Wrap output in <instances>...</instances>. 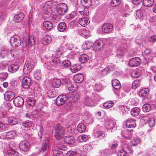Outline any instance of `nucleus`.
Returning a JSON list of instances; mask_svg holds the SVG:
<instances>
[{
  "label": "nucleus",
  "mask_w": 156,
  "mask_h": 156,
  "mask_svg": "<svg viewBox=\"0 0 156 156\" xmlns=\"http://www.w3.org/2000/svg\"><path fill=\"white\" fill-rule=\"evenodd\" d=\"M48 139V138L45 139L42 143V147H41V150L43 151H46L47 149L49 147Z\"/></svg>",
  "instance_id": "nucleus-23"
},
{
  "label": "nucleus",
  "mask_w": 156,
  "mask_h": 156,
  "mask_svg": "<svg viewBox=\"0 0 156 156\" xmlns=\"http://www.w3.org/2000/svg\"><path fill=\"white\" fill-rule=\"evenodd\" d=\"M51 62L55 64H57L60 62V61L58 58L56 57H53L51 58Z\"/></svg>",
  "instance_id": "nucleus-61"
},
{
  "label": "nucleus",
  "mask_w": 156,
  "mask_h": 156,
  "mask_svg": "<svg viewBox=\"0 0 156 156\" xmlns=\"http://www.w3.org/2000/svg\"><path fill=\"white\" fill-rule=\"evenodd\" d=\"M81 2L83 5L85 7H89L92 4L91 0H81Z\"/></svg>",
  "instance_id": "nucleus-39"
},
{
  "label": "nucleus",
  "mask_w": 156,
  "mask_h": 156,
  "mask_svg": "<svg viewBox=\"0 0 156 156\" xmlns=\"http://www.w3.org/2000/svg\"><path fill=\"white\" fill-rule=\"evenodd\" d=\"M34 66L30 63H28L26 64L24 66L23 71L24 73L27 74L29 73L30 72L34 69Z\"/></svg>",
  "instance_id": "nucleus-14"
},
{
  "label": "nucleus",
  "mask_w": 156,
  "mask_h": 156,
  "mask_svg": "<svg viewBox=\"0 0 156 156\" xmlns=\"http://www.w3.org/2000/svg\"><path fill=\"white\" fill-rule=\"evenodd\" d=\"M64 141L65 143L68 144H72L75 142V140L73 136H68L64 137Z\"/></svg>",
  "instance_id": "nucleus-19"
},
{
  "label": "nucleus",
  "mask_w": 156,
  "mask_h": 156,
  "mask_svg": "<svg viewBox=\"0 0 156 156\" xmlns=\"http://www.w3.org/2000/svg\"><path fill=\"white\" fill-rule=\"evenodd\" d=\"M74 80L76 83H80L82 82L84 79V76L83 74L78 73L75 75L73 77Z\"/></svg>",
  "instance_id": "nucleus-15"
},
{
  "label": "nucleus",
  "mask_w": 156,
  "mask_h": 156,
  "mask_svg": "<svg viewBox=\"0 0 156 156\" xmlns=\"http://www.w3.org/2000/svg\"><path fill=\"white\" fill-rule=\"evenodd\" d=\"M5 95L7 98L6 100L8 101L12 100L15 97L14 93L11 91H6L5 93Z\"/></svg>",
  "instance_id": "nucleus-24"
},
{
  "label": "nucleus",
  "mask_w": 156,
  "mask_h": 156,
  "mask_svg": "<svg viewBox=\"0 0 156 156\" xmlns=\"http://www.w3.org/2000/svg\"><path fill=\"white\" fill-rule=\"evenodd\" d=\"M47 94L48 96L51 98H54L56 96L55 92L52 90H48Z\"/></svg>",
  "instance_id": "nucleus-57"
},
{
  "label": "nucleus",
  "mask_w": 156,
  "mask_h": 156,
  "mask_svg": "<svg viewBox=\"0 0 156 156\" xmlns=\"http://www.w3.org/2000/svg\"><path fill=\"white\" fill-rule=\"evenodd\" d=\"M31 79L28 76H25L22 79V86L24 88L29 87L30 84Z\"/></svg>",
  "instance_id": "nucleus-8"
},
{
  "label": "nucleus",
  "mask_w": 156,
  "mask_h": 156,
  "mask_svg": "<svg viewBox=\"0 0 156 156\" xmlns=\"http://www.w3.org/2000/svg\"><path fill=\"white\" fill-rule=\"evenodd\" d=\"M62 65L65 67H68L71 65L70 62L68 60H66L62 62Z\"/></svg>",
  "instance_id": "nucleus-56"
},
{
  "label": "nucleus",
  "mask_w": 156,
  "mask_h": 156,
  "mask_svg": "<svg viewBox=\"0 0 156 156\" xmlns=\"http://www.w3.org/2000/svg\"><path fill=\"white\" fill-rule=\"evenodd\" d=\"M95 88L97 90L99 91L102 89V85L100 83H98L95 84Z\"/></svg>",
  "instance_id": "nucleus-60"
},
{
  "label": "nucleus",
  "mask_w": 156,
  "mask_h": 156,
  "mask_svg": "<svg viewBox=\"0 0 156 156\" xmlns=\"http://www.w3.org/2000/svg\"><path fill=\"white\" fill-rule=\"evenodd\" d=\"M43 25L45 28L48 30H51L53 27V25L52 23L49 21L44 22Z\"/></svg>",
  "instance_id": "nucleus-32"
},
{
  "label": "nucleus",
  "mask_w": 156,
  "mask_h": 156,
  "mask_svg": "<svg viewBox=\"0 0 156 156\" xmlns=\"http://www.w3.org/2000/svg\"><path fill=\"white\" fill-rule=\"evenodd\" d=\"M35 43L34 37L33 36H30L29 37L28 45H30V46L34 45Z\"/></svg>",
  "instance_id": "nucleus-53"
},
{
  "label": "nucleus",
  "mask_w": 156,
  "mask_h": 156,
  "mask_svg": "<svg viewBox=\"0 0 156 156\" xmlns=\"http://www.w3.org/2000/svg\"><path fill=\"white\" fill-rule=\"evenodd\" d=\"M51 2H48L45 3L44 5L43 10L44 13L48 15V13H50L49 12L51 10Z\"/></svg>",
  "instance_id": "nucleus-16"
},
{
  "label": "nucleus",
  "mask_w": 156,
  "mask_h": 156,
  "mask_svg": "<svg viewBox=\"0 0 156 156\" xmlns=\"http://www.w3.org/2000/svg\"><path fill=\"white\" fill-rule=\"evenodd\" d=\"M81 68V66L79 64H76L70 67V70L71 72L73 73H75L79 70Z\"/></svg>",
  "instance_id": "nucleus-35"
},
{
  "label": "nucleus",
  "mask_w": 156,
  "mask_h": 156,
  "mask_svg": "<svg viewBox=\"0 0 156 156\" xmlns=\"http://www.w3.org/2000/svg\"><path fill=\"white\" fill-rule=\"evenodd\" d=\"M149 90L147 88H145L140 90L139 93V95L141 97H145L149 94Z\"/></svg>",
  "instance_id": "nucleus-21"
},
{
  "label": "nucleus",
  "mask_w": 156,
  "mask_h": 156,
  "mask_svg": "<svg viewBox=\"0 0 156 156\" xmlns=\"http://www.w3.org/2000/svg\"><path fill=\"white\" fill-rule=\"evenodd\" d=\"M9 123L11 125H13L17 123V121L16 119L13 117H10L8 119Z\"/></svg>",
  "instance_id": "nucleus-43"
},
{
  "label": "nucleus",
  "mask_w": 156,
  "mask_h": 156,
  "mask_svg": "<svg viewBox=\"0 0 156 156\" xmlns=\"http://www.w3.org/2000/svg\"><path fill=\"white\" fill-rule=\"evenodd\" d=\"M122 136L124 138L127 139H130L132 136V134L131 132L127 130L123 131L122 133Z\"/></svg>",
  "instance_id": "nucleus-33"
},
{
  "label": "nucleus",
  "mask_w": 156,
  "mask_h": 156,
  "mask_svg": "<svg viewBox=\"0 0 156 156\" xmlns=\"http://www.w3.org/2000/svg\"><path fill=\"white\" fill-rule=\"evenodd\" d=\"M91 47V45L88 42H85L82 45V48L83 49L87 50L90 49Z\"/></svg>",
  "instance_id": "nucleus-50"
},
{
  "label": "nucleus",
  "mask_w": 156,
  "mask_h": 156,
  "mask_svg": "<svg viewBox=\"0 0 156 156\" xmlns=\"http://www.w3.org/2000/svg\"><path fill=\"white\" fill-rule=\"evenodd\" d=\"M19 146L20 148L23 151H27L29 147V143L26 140L22 141L19 144Z\"/></svg>",
  "instance_id": "nucleus-11"
},
{
  "label": "nucleus",
  "mask_w": 156,
  "mask_h": 156,
  "mask_svg": "<svg viewBox=\"0 0 156 156\" xmlns=\"http://www.w3.org/2000/svg\"><path fill=\"white\" fill-rule=\"evenodd\" d=\"M10 43L13 47H18L20 46L21 43L20 37L17 36H13L10 38Z\"/></svg>",
  "instance_id": "nucleus-2"
},
{
  "label": "nucleus",
  "mask_w": 156,
  "mask_h": 156,
  "mask_svg": "<svg viewBox=\"0 0 156 156\" xmlns=\"http://www.w3.org/2000/svg\"><path fill=\"white\" fill-rule=\"evenodd\" d=\"M67 87L69 91L74 92L77 90V87L76 84L74 82H71L69 83H68Z\"/></svg>",
  "instance_id": "nucleus-17"
},
{
  "label": "nucleus",
  "mask_w": 156,
  "mask_h": 156,
  "mask_svg": "<svg viewBox=\"0 0 156 156\" xmlns=\"http://www.w3.org/2000/svg\"><path fill=\"white\" fill-rule=\"evenodd\" d=\"M51 41V37L46 35L44 37L42 41V43L44 45H47L49 44Z\"/></svg>",
  "instance_id": "nucleus-27"
},
{
  "label": "nucleus",
  "mask_w": 156,
  "mask_h": 156,
  "mask_svg": "<svg viewBox=\"0 0 156 156\" xmlns=\"http://www.w3.org/2000/svg\"><path fill=\"white\" fill-rule=\"evenodd\" d=\"M14 105L17 107L22 106L24 103V101L23 98L20 96L16 97L13 100Z\"/></svg>",
  "instance_id": "nucleus-9"
},
{
  "label": "nucleus",
  "mask_w": 156,
  "mask_h": 156,
  "mask_svg": "<svg viewBox=\"0 0 156 156\" xmlns=\"http://www.w3.org/2000/svg\"><path fill=\"white\" fill-rule=\"evenodd\" d=\"M150 127H153L155 125V119L153 118H151L148 119V121Z\"/></svg>",
  "instance_id": "nucleus-49"
},
{
  "label": "nucleus",
  "mask_w": 156,
  "mask_h": 156,
  "mask_svg": "<svg viewBox=\"0 0 156 156\" xmlns=\"http://www.w3.org/2000/svg\"><path fill=\"white\" fill-rule=\"evenodd\" d=\"M131 144L133 146H135L140 144V141L137 137H134L133 140L131 142Z\"/></svg>",
  "instance_id": "nucleus-47"
},
{
  "label": "nucleus",
  "mask_w": 156,
  "mask_h": 156,
  "mask_svg": "<svg viewBox=\"0 0 156 156\" xmlns=\"http://www.w3.org/2000/svg\"><path fill=\"white\" fill-rule=\"evenodd\" d=\"M53 154L56 156H62L63 155V152L62 151L57 150L53 151Z\"/></svg>",
  "instance_id": "nucleus-58"
},
{
  "label": "nucleus",
  "mask_w": 156,
  "mask_h": 156,
  "mask_svg": "<svg viewBox=\"0 0 156 156\" xmlns=\"http://www.w3.org/2000/svg\"><path fill=\"white\" fill-rule=\"evenodd\" d=\"M78 131L80 133L84 132L85 131L86 127L85 125L82 123H80L78 124L77 126Z\"/></svg>",
  "instance_id": "nucleus-34"
},
{
  "label": "nucleus",
  "mask_w": 156,
  "mask_h": 156,
  "mask_svg": "<svg viewBox=\"0 0 156 156\" xmlns=\"http://www.w3.org/2000/svg\"><path fill=\"white\" fill-rule=\"evenodd\" d=\"M15 52V50L9 51L8 54H7V56H6V57L5 58L7 61L10 62L14 59L15 56L14 53Z\"/></svg>",
  "instance_id": "nucleus-13"
},
{
  "label": "nucleus",
  "mask_w": 156,
  "mask_h": 156,
  "mask_svg": "<svg viewBox=\"0 0 156 156\" xmlns=\"http://www.w3.org/2000/svg\"><path fill=\"white\" fill-rule=\"evenodd\" d=\"M66 28V24L63 22L60 23L58 26V29L60 32L64 31Z\"/></svg>",
  "instance_id": "nucleus-40"
},
{
  "label": "nucleus",
  "mask_w": 156,
  "mask_h": 156,
  "mask_svg": "<svg viewBox=\"0 0 156 156\" xmlns=\"http://www.w3.org/2000/svg\"><path fill=\"white\" fill-rule=\"evenodd\" d=\"M85 104L88 106H93L96 105V100L93 97L87 98L85 100Z\"/></svg>",
  "instance_id": "nucleus-10"
},
{
  "label": "nucleus",
  "mask_w": 156,
  "mask_h": 156,
  "mask_svg": "<svg viewBox=\"0 0 156 156\" xmlns=\"http://www.w3.org/2000/svg\"><path fill=\"white\" fill-rule=\"evenodd\" d=\"M149 41L150 42L156 41V35H154L151 37Z\"/></svg>",
  "instance_id": "nucleus-63"
},
{
  "label": "nucleus",
  "mask_w": 156,
  "mask_h": 156,
  "mask_svg": "<svg viewBox=\"0 0 156 156\" xmlns=\"http://www.w3.org/2000/svg\"><path fill=\"white\" fill-rule=\"evenodd\" d=\"M140 59L138 57H136L130 59L129 65L131 67H135L139 66L140 64Z\"/></svg>",
  "instance_id": "nucleus-7"
},
{
  "label": "nucleus",
  "mask_w": 156,
  "mask_h": 156,
  "mask_svg": "<svg viewBox=\"0 0 156 156\" xmlns=\"http://www.w3.org/2000/svg\"><path fill=\"white\" fill-rule=\"evenodd\" d=\"M89 59L88 56L85 54L81 55L79 58L80 61L82 63L87 62Z\"/></svg>",
  "instance_id": "nucleus-30"
},
{
  "label": "nucleus",
  "mask_w": 156,
  "mask_h": 156,
  "mask_svg": "<svg viewBox=\"0 0 156 156\" xmlns=\"http://www.w3.org/2000/svg\"><path fill=\"white\" fill-rule=\"evenodd\" d=\"M57 12L60 15L65 14L68 10L66 4L64 3H60L57 6Z\"/></svg>",
  "instance_id": "nucleus-3"
},
{
  "label": "nucleus",
  "mask_w": 156,
  "mask_h": 156,
  "mask_svg": "<svg viewBox=\"0 0 156 156\" xmlns=\"http://www.w3.org/2000/svg\"><path fill=\"white\" fill-rule=\"evenodd\" d=\"M114 104L110 101H108L105 102L103 104V106L105 108L108 109L113 106Z\"/></svg>",
  "instance_id": "nucleus-44"
},
{
  "label": "nucleus",
  "mask_w": 156,
  "mask_h": 156,
  "mask_svg": "<svg viewBox=\"0 0 156 156\" xmlns=\"http://www.w3.org/2000/svg\"><path fill=\"white\" fill-rule=\"evenodd\" d=\"M102 31L107 34L109 33L112 30L113 27L112 25L108 23L104 24L102 27Z\"/></svg>",
  "instance_id": "nucleus-6"
},
{
  "label": "nucleus",
  "mask_w": 156,
  "mask_h": 156,
  "mask_svg": "<svg viewBox=\"0 0 156 156\" xmlns=\"http://www.w3.org/2000/svg\"><path fill=\"white\" fill-rule=\"evenodd\" d=\"M30 122L29 121H25L23 122L22 125V128L25 130L30 129Z\"/></svg>",
  "instance_id": "nucleus-37"
},
{
  "label": "nucleus",
  "mask_w": 156,
  "mask_h": 156,
  "mask_svg": "<svg viewBox=\"0 0 156 156\" xmlns=\"http://www.w3.org/2000/svg\"><path fill=\"white\" fill-rule=\"evenodd\" d=\"M121 2V0H112L110 4L112 7L116 6L119 5Z\"/></svg>",
  "instance_id": "nucleus-45"
},
{
  "label": "nucleus",
  "mask_w": 156,
  "mask_h": 156,
  "mask_svg": "<svg viewBox=\"0 0 156 156\" xmlns=\"http://www.w3.org/2000/svg\"><path fill=\"white\" fill-rule=\"evenodd\" d=\"M79 24L83 27H85L90 23L89 20L87 18H83L79 19Z\"/></svg>",
  "instance_id": "nucleus-22"
},
{
  "label": "nucleus",
  "mask_w": 156,
  "mask_h": 156,
  "mask_svg": "<svg viewBox=\"0 0 156 156\" xmlns=\"http://www.w3.org/2000/svg\"><path fill=\"white\" fill-rule=\"evenodd\" d=\"M36 101V100L34 98L31 97H29L26 100L27 104L30 107L34 106Z\"/></svg>",
  "instance_id": "nucleus-28"
},
{
  "label": "nucleus",
  "mask_w": 156,
  "mask_h": 156,
  "mask_svg": "<svg viewBox=\"0 0 156 156\" xmlns=\"http://www.w3.org/2000/svg\"><path fill=\"white\" fill-rule=\"evenodd\" d=\"M142 108L144 112H147L151 110V107L150 104H146L143 105Z\"/></svg>",
  "instance_id": "nucleus-42"
},
{
  "label": "nucleus",
  "mask_w": 156,
  "mask_h": 156,
  "mask_svg": "<svg viewBox=\"0 0 156 156\" xmlns=\"http://www.w3.org/2000/svg\"><path fill=\"white\" fill-rule=\"evenodd\" d=\"M24 17V14L23 13H20L14 16L13 18L14 21L19 23L21 21Z\"/></svg>",
  "instance_id": "nucleus-12"
},
{
  "label": "nucleus",
  "mask_w": 156,
  "mask_h": 156,
  "mask_svg": "<svg viewBox=\"0 0 156 156\" xmlns=\"http://www.w3.org/2000/svg\"><path fill=\"white\" fill-rule=\"evenodd\" d=\"M94 136L95 138H99L101 139H102L105 136V134L103 131H98L94 133Z\"/></svg>",
  "instance_id": "nucleus-26"
},
{
  "label": "nucleus",
  "mask_w": 156,
  "mask_h": 156,
  "mask_svg": "<svg viewBox=\"0 0 156 156\" xmlns=\"http://www.w3.org/2000/svg\"><path fill=\"white\" fill-rule=\"evenodd\" d=\"M15 133L13 131H10L7 132L5 133V135L6 136L7 138L12 139L15 135Z\"/></svg>",
  "instance_id": "nucleus-41"
},
{
  "label": "nucleus",
  "mask_w": 156,
  "mask_h": 156,
  "mask_svg": "<svg viewBox=\"0 0 156 156\" xmlns=\"http://www.w3.org/2000/svg\"><path fill=\"white\" fill-rule=\"evenodd\" d=\"M81 34L83 36L86 38L88 37L89 31L83 29L81 31Z\"/></svg>",
  "instance_id": "nucleus-55"
},
{
  "label": "nucleus",
  "mask_w": 156,
  "mask_h": 156,
  "mask_svg": "<svg viewBox=\"0 0 156 156\" xmlns=\"http://www.w3.org/2000/svg\"><path fill=\"white\" fill-rule=\"evenodd\" d=\"M55 136L57 140L61 138L63 135L65 129L62 125L58 123L54 127Z\"/></svg>",
  "instance_id": "nucleus-1"
},
{
  "label": "nucleus",
  "mask_w": 156,
  "mask_h": 156,
  "mask_svg": "<svg viewBox=\"0 0 156 156\" xmlns=\"http://www.w3.org/2000/svg\"><path fill=\"white\" fill-rule=\"evenodd\" d=\"M71 81L68 78L63 79L62 82L63 84H66L67 85L68 83H69Z\"/></svg>",
  "instance_id": "nucleus-62"
},
{
  "label": "nucleus",
  "mask_w": 156,
  "mask_h": 156,
  "mask_svg": "<svg viewBox=\"0 0 156 156\" xmlns=\"http://www.w3.org/2000/svg\"><path fill=\"white\" fill-rule=\"evenodd\" d=\"M112 85L113 87L115 89H119L121 87L120 82L117 80H114L112 81Z\"/></svg>",
  "instance_id": "nucleus-25"
},
{
  "label": "nucleus",
  "mask_w": 156,
  "mask_h": 156,
  "mask_svg": "<svg viewBox=\"0 0 156 156\" xmlns=\"http://www.w3.org/2000/svg\"><path fill=\"white\" fill-rule=\"evenodd\" d=\"M140 112V109L137 107H134L132 108L131 114L133 116L136 117L138 115Z\"/></svg>",
  "instance_id": "nucleus-29"
},
{
  "label": "nucleus",
  "mask_w": 156,
  "mask_h": 156,
  "mask_svg": "<svg viewBox=\"0 0 156 156\" xmlns=\"http://www.w3.org/2000/svg\"><path fill=\"white\" fill-rule=\"evenodd\" d=\"M80 98V96L77 94H72L70 97L71 101L73 102H75L78 101Z\"/></svg>",
  "instance_id": "nucleus-46"
},
{
  "label": "nucleus",
  "mask_w": 156,
  "mask_h": 156,
  "mask_svg": "<svg viewBox=\"0 0 156 156\" xmlns=\"http://www.w3.org/2000/svg\"><path fill=\"white\" fill-rule=\"evenodd\" d=\"M140 74L136 70L133 71L131 74V76L134 78L139 77L140 76Z\"/></svg>",
  "instance_id": "nucleus-48"
},
{
  "label": "nucleus",
  "mask_w": 156,
  "mask_h": 156,
  "mask_svg": "<svg viewBox=\"0 0 156 156\" xmlns=\"http://www.w3.org/2000/svg\"><path fill=\"white\" fill-rule=\"evenodd\" d=\"M9 51H8L7 50H2L1 51L0 54V56L2 58H5L6 57L7 54H8V53Z\"/></svg>",
  "instance_id": "nucleus-51"
},
{
  "label": "nucleus",
  "mask_w": 156,
  "mask_h": 156,
  "mask_svg": "<svg viewBox=\"0 0 156 156\" xmlns=\"http://www.w3.org/2000/svg\"><path fill=\"white\" fill-rule=\"evenodd\" d=\"M88 139V136L86 135H83L79 136L77 138V140L80 142H86Z\"/></svg>",
  "instance_id": "nucleus-36"
},
{
  "label": "nucleus",
  "mask_w": 156,
  "mask_h": 156,
  "mask_svg": "<svg viewBox=\"0 0 156 156\" xmlns=\"http://www.w3.org/2000/svg\"><path fill=\"white\" fill-rule=\"evenodd\" d=\"M8 76V74L7 73H0V79L1 80H5Z\"/></svg>",
  "instance_id": "nucleus-52"
},
{
  "label": "nucleus",
  "mask_w": 156,
  "mask_h": 156,
  "mask_svg": "<svg viewBox=\"0 0 156 156\" xmlns=\"http://www.w3.org/2000/svg\"><path fill=\"white\" fill-rule=\"evenodd\" d=\"M19 69V66L17 65L12 64L8 66V71L12 73L16 72Z\"/></svg>",
  "instance_id": "nucleus-20"
},
{
  "label": "nucleus",
  "mask_w": 156,
  "mask_h": 156,
  "mask_svg": "<svg viewBox=\"0 0 156 156\" xmlns=\"http://www.w3.org/2000/svg\"><path fill=\"white\" fill-rule=\"evenodd\" d=\"M140 84L139 81L138 80H135L132 83V87L133 88L135 89L139 86Z\"/></svg>",
  "instance_id": "nucleus-54"
},
{
  "label": "nucleus",
  "mask_w": 156,
  "mask_h": 156,
  "mask_svg": "<svg viewBox=\"0 0 156 156\" xmlns=\"http://www.w3.org/2000/svg\"><path fill=\"white\" fill-rule=\"evenodd\" d=\"M126 125L129 128H135L136 126L135 120L132 119H129L126 121Z\"/></svg>",
  "instance_id": "nucleus-18"
},
{
  "label": "nucleus",
  "mask_w": 156,
  "mask_h": 156,
  "mask_svg": "<svg viewBox=\"0 0 156 156\" xmlns=\"http://www.w3.org/2000/svg\"><path fill=\"white\" fill-rule=\"evenodd\" d=\"M128 152H126V151H124L122 149L119 151L117 153L118 156H126Z\"/></svg>",
  "instance_id": "nucleus-59"
},
{
  "label": "nucleus",
  "mask_w": 156,
  "mask_h": 156,
  "mask_svg": "<svg viewBox=\"0 0 156 156\" xmlns=\"http://www.w3.org/2000/svg\"><path fill=\"white\" fill-rule=\"evenodd\" d=\"M13 150H14V149H12V150L8 151H7V152L5 153V156H12Z\"/></svg>",
  "instance_id": "nucleus-64"
},
{
  "label": "nucleus",
  "mask_w": 156,
  "mask_h": 156,
  "mask_svg": "<svg viewBox=\"0 0 156 156\" xmlns=\"http://www.w3.org/2000/svg\"><path fill=\"white\" fill-rule=\"evenodd\" d=\"M104 43L101 40H98L96 41L93 45L94 50L95 51L101 50L103 48Z\"/></svg>",
  "instance_id": "nucleus-4"
},
{
  "label": "nucleus",
  "mask_w": 156,
  "mask_h": 156,
  "mask_svg": "<svg viewBox=\"0 0 156 156\" xmlns=\"http://www.w3.org/2000/svg\"><path fill=\"white\" fill-rule=\"evenodd\" d=\"M67 98L65 95L59 96L56 98V103L57 105L61 106L66 103Z\"/></svg>",
  "instance_id": "nucleus-5"
},
{
  "label": "nucleus",
  "mask_w": 156,
  "mask_h": 156,
  "mask_svg": "<svg viewBox=\"0 0 156 156\" xmlns=\"http://www.w3.org/2000/svg\"><path fill=\"white\" fill-rule=\"evenodd\" d=\"M154 2V0H143V4L146 7H149L153 4Z\"/></svg>",
  "instance_id": "nucleus-38"
},
{
  "label": "nucleus",
  "mask_w": 156,
  "mask_h": 156,
  "mask_svg": "<svg viewBox=\"0 0 156 156\" xmlns=\"http://www.w3.org/2000/svg\"><path fill=\"white\" fill-rule=\"evenodd\" d=\"M61 83V80L59 79H54L52 81V85L54 87H58L60 86Z\"/></svg>",
  "instance_id": "nucleus-31"
}]
</instances>
